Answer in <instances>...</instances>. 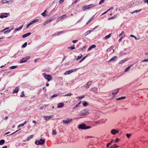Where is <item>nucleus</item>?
<instances>
[{"instance_id": "nucleus-10", "label": "nucleus", "mask_w": 148, "mask_h": 148, "mask_svg": "<svg viewBox=\"0 0 148 148\" xmlns=\"http://www.w3.org/2000/svg\"><path fill=\"white\" fill-rule=\"evenodd\" d=\"M119 132L118 130L115 129H114L112 130L111 133L113 134H116L119 133Z\"/></svg>"}, {"instance_id": "nucleus-59", "label": "nucleus", "mask_w": 148, "mask_h": 148, "mask_svg": "<svg viewBox=\"0 0 148 148\" xmlns=\"http://www.w3.org/2000/svg\"><path fill=\"white\" fill-rule=\"evenodd\" d=\"M71 93H69V94H68L65 95V96H71Z\"/></svg>"}, {"instance_id": "nucleus-52", "label": "nucleus", "mask_w": 148, "mask_h": 148, "mask_svg": "<svg viewBox=\"0 0 148 148\" xmlns=\"http://www.w3.org/2000/svg\"><path fill=\"white\" fill-rule=\"evenodd\" d=\"M64 1V0H60L59 2V4H61Z\"/></svg>"}, {"instance_id": "nucleus-36", "label": "nucleus", "mask_w": 148, "mask_h": 148, "mask_svg": "<svg viewBox=\"0 0 148 148\" xmlns=\"http://www.w3.org/2000/svg\"><path fill=\"white\" fill-rule=\"evenodd\" d=\"M82 54H81V55L80 56H78L77 57V59L76 60H78L80 59L81 58H82Z\"/></svg>"}, {"instance_id": "nucleus-51", "label": "nucleus", "mask_w": 148, "mask_h": 148, "mask_svg": "<svg viewBox=\"0 0 148 148\" xmlns=\"http://www.w3.org/2000/svg\"><path fill=\"white\" fill-rule=\"evenodd\" d=\"M126 135L127 137V138H129V137H130V136H131V135L130 134H126Z\"/></svg>"}, {"instance_id": "nucleus-45", "label": "nucleus", "mask_w": 148, "mask_h": 148, "mask_svg": "<svg viewBox=\"0 0 148 148\" xmlns=\"http://www.w3.org/2000/svg\"><path fill=\"white\" fill-rule=\"evenodd\" d=\"M141 10H142V9H140V10H136L134 12L132 13H135V12H140Z\"/></svg>"}, {"instance_id": "nucleus-18", "label": "nucleus", "mask_w": 148, "mask_h": 148, "mask_svg": "<svg viewBox=\"0 0 148 148\" xmlns=\"http://www.w3.org/2000/svg\"><path fill=\"white\" fill-rule=\"evenodd\" d=\"M19 90L18 88V87L16 88L14 90L13 93H17Z\"/></svg>"}, {"instance_id": "nucleus-20", "label": "nucleus", "mask_w": 148, "mask_h": 148, "mask_svg": "<svg viewBox=\"0 0 148 148\" xmlns=\"http://www.w3.org/2000/svg\"><path fill=\"white\" fill-rule=\"evenodd\" d=\"M82 101H80L79 103L76 104L75 106L73 108V109H75L77 107L79 106V105L81 103Z\"/></svg>"}, {"instance_id": "nucleus-39", "label": "nucleus", "mask_w": 148, "mask_h": 148, "mask_svg": "<svg viewBox=\"0 0 148 148\" xmlns=\"http://www.w3.org/2000/svg\"><path fill=\"white\" fill-rule=\"evenodd\" d=\"M95 15L93 16L92 17L89 19V20L88 22H89L90 21L93 20L94 18Z\"/></svg>"}, {"instance_id": "nucleus-16", "label": "nucleus", "mask_w": 148, "mask_h": 148, "mask_svg": "<svg viewBox=\"0 0 148 148\" xmlns=\"http://www.w3.org/2000/svg\"><path fill=\"white\" fill-rule=\"evenodd\" d=\"M128 59L126 58L124 59L123 60L120 61L119 62V63L120 64L123 63H124Z\"/></svg>"}, {"instance_id": "nucleus-37", "label": "nucleus", "mask_w": 148, "mask_h": 148, "mask_svg": "<svg viewBox=\"0 0 148 148\" xmlns=\"http://www.w3.org/2000/svg\"><path fill=\"white\" fill-rule=\"evenodd\" d=\"M17 67V66H12L10 67V68L11 69H13L16 68Z\"/></svg>"}, {"instance_id": "nucleus-55", "label": "nucleus", "mask_w": 148, "mask_h": 148, "mask_svg": "<svg viewBox=\"0 0 148 148\" xmlns=\"http://www.w3.org/2000/svg\"><path fill=\"white\" fill-rule=\"evenodd\" d=\"M144 2L145 3H147L148 4V0H144Z\"/></svg>"}, {"instance_id": "nucleus-64", "label": "nucleus", "mask_w": 148, "mask_h": 148, "mask_svg": "<svg viewBox=\"0 0 148 148\" xmlns=\"http://www.w3.org/2000/svg\"><path fill=\"white\" fill-rule=\"evenodd\" d=\"M33 123H36V121H34V120H33L32 121Z\"/></svg>"}, {"instance_id": "nucleus-32", "label": "nucleus", "mask_w": 148, "mask_h": 148, "mask_svg": "<svg viewBox=\"0 0 148 148\" xmlns=\"http://www.w3.org/2000/svg\"><path fill=\"white\" fill-rule=\"evenodd\" d=\"M87 56V55H86V56H85V57H83L82 59H81V60H80L79 62H82V61H83L84 60H85V59L86 58V57Z\"/></svg>"}, {"instance_id": "nucleus-53", "label": "nucleus", "mask_w": 148, "mask_h": 148, "mask_svg": "<svg viewBox=\"0 0 148 148\" xmlns=\"http://www.w3.org/2000/svg\"><path fill=\"white\" fill-rule=\"evenodd\" d=\"M148 61V58L147 59H145L142 61V62H146Z\"/></svg>"}, {"instance_id": "nucleus-7", "label": "nucleus", "mask_w": 148, "mask_h": 148, "mask_svg": "<svg viewBox=\"0 0 148 148\" xmlns=\"http://www.w3.org/2000/svg\"><path fill=\"white\" fill-rule=\"evenodd\" d=\"M30 58V57H27L23 58L20 60V63H22L26 62Z\"/></svg>"}, {"instance_id": "nucleus-27", "label": "nucleus", "mask_w": 148, "mask_h": 148, "mask_svg": "<svg viewBox=\"0 0 148 148\" xmlns=\"http://www.w3.org/2000/svg\"><path fill=\"white\" fill-rule=\"evenodd\" d=\"M68 49H70L71 50H73L75 49V47H74V45L71 46L70 47H68Z\"/></svg>"}, {"instance_id": "nucleus-56", "label": "nucleus", "mask_w": 148, "mask_h": 148, "mask_svg": "<svg viewBox=\"0 0 148 148\" xmlns=\"http://www.w3.org/2000/svg\"><path fill=\"white\" fill-rule=\"evenodd\" d=\"M109 10H108L107 11L104 12L103 13H102L100 15L101 16L103 15H104V14H106L107 12H108Z\"/></svg>"}, {"instance_id": "nucleus-26", "label": "nucleus", "mask_w": 148, "mask_h": 148, "mask_svg": "<svg viewBox=\"0 0 148 148\" xmlns=\"http://www.w3.org/2000/svg\"><path fill=\"white\" fill-rule=\"evenodd\" d=\"M45 119L46 120H49V119L51 118H52V116H45Z\"/></svg>"}, {"instance_id": "nucleus-3", "label": "nucleus", "mask_w": 148, "mask_h": 148, "mask_svg": "<svg viewBox=\"0 0 148 148\" xmlns=\"http://www.w3.org/2000/svg\"><path fill=\"white\" fill-rule=\"evenodd\" d=\"M45 142L44 139H40V140H37L35 142V143L37 145H42Z\"/></svg>"}, {"instance_id": "nucleus-48", "label": "nucleus", "mask_w": 148, "mask_h": 148, "mask_svg": "<svg viewBox=\"0 0 148 148\" xmlns=\"http://www.w3.org/2000/svg\"><path fill=\"white\" fill-rule=\"evenodd\" d=\"M119 139L118 138H117L116 139L114 142H116V143H118L119 142Z\"/></svg>"}, {"instance_id": "nucleus-57", "label": "nucleus", "mask_w": 148, "mask_h": 148, "mask_svg": "<svg viewBox=\"0 0 148 148\" xmlns=\"http://www.w3.org/2000/svg\"><path fill=\"white\" fill-rule=\"evenodd\" d=\"M111 144V143H108L107 145V147H108Z\"/></svg>"}, {"instance_id": "nucleus-34", "label": "nucleus", "mask_w": 148, "mask_h": 148, "mask_svg": "<svg viewBox=\"0 0 148 148\" xmlns=\"http://www.w3.org/2000/svg\"><path fill=\"white\" fill-rule=\"evenodd\" d=\"M130 66L128 67L125 69V70L124 71V72H126V71H128V70H130Z\"/></svg>"}, {"instance_id": "nucleus-9", "label": "nucleus", "mask_w": 148, "mask_h": 148, "mask_svg": "<svg viewBox=\"0 0 148 148\" xmlns=\"http://www.w3.org/2000/svg\"><path fill=\"white\" fill-rule=\"evenodd\" d=\"M72 119H68L66 120H63V122L64 124L68 123L71 122L72 121Z\"/></svg>"}, {"instance_id": "nucleus-31", "label": "nucleus", "mask_w": 148, "mask_h": 148, "mask_svg": "<svg viewBox=\"0 0 148 148\" xmlns=\"http://www.w3.org/2000/svg\"><path fill=\"white\" fill-rule=\"evenodd\" d=\"M25 96L24 93V91H23L21 93V95L20 96V97H24Z\"/></svg>"}, {"instance_id": "nucleus-40", "label": "nucleus", "mask_w": 148, "mask_h": 148, "mask_svg": "<svg viewBox=\"0 0 148 148\" xmlns=\"http://www.w3.org/2000/svg\"><path fill=\"white\" fill-rule=\"evenodd\" d=\"M9 29V27H7V28L1 30V32H3L6 31V30L8 29Z\"/></svg>"}, {"instance_id": "nucleus-13", "label": "nucleus", "mask_w": 148, "mask_h": 148, "mask_svg": "<svg viewBox=\"0 0 148 148\" xmlns=\"http://www.w3.org/2000/svg\"><path fill=\"white\" fill-rule=\"evenodd\" d=\"M12 0H2V2L3 3H6L9 2H10L12 1Z\"/></svg>"}, {"instance_id": "nucleus-43", "label": "nucleus", "mask_w": 148, "mask_h": 148, "mask_svg": "<svg viewBox=\"0 0 148 148\" xmlns=\"http://www.w3.org/2000/svg\"><path fill=\"white\" fill-rule=\"evenodd\" d=\"M66 14L62 16L60 18H61V19H63L66 18Z\"/></svg>"}, {"instance_id": "nucleus-23", "label": "nucleus", "mask_w": 148, "mask_h": 148, "mask_svg": "<svg viewBox=\"0 0 148 148\" xmlns=\"http://www.w3.org/2000/svg\"><path fill=\"white\" fill-rule=\"evenodd\" d=\"M39 20L38 19H34L33 21L31 22V23H32V24L33 23L38 22V21Z\"/></svg>"}, {"instance_id": "nucleus-47", "label": "nucleus", "mask_w": 148, "mask_h": 148, "mask_svg": "<svg viewBox=\"0 0 148 148\" xmlns=\"http://www.w3.org/2000/svg\"><path fill=\"white\" fill-rule=\"evenodd\" d=\"M32 25V23H31V22L29 24H28L26 26V28H27L29 27L31 25Z\"/></svg>"}, {"instance_id": "nucleus-50", "label": "nucleus", "mask_w": 148, "mask_h": 148, "mask_svg": "<svg viewBox=\"0 0 148 148\" xmlns=\"http://www.w3.org/2000/svg\"><path fill=\"white\" fill-rule=\"evenodd\" d=\"M92 83V82L91 81H90V82H88L87 83L88 85L89 86Z\"/></svg>"}, {"instance_id": "nucleus-46", "label": "nucleus", "mask_w": 148, "mask_h": 148, "mask_svg": "<svg viewBox=\"0 0 148 148\" xmlns=\"http://www.w3.org/2000/svg\"><path fill=\"white\" fill-rule=\"evenodd\" d=\"M11 31V30L10 29V30H9L8 31H5L4 32V33L5 34V33H9Z\"/></svg>"}, {"instance_id": "nucleus-5", "label": "nucleus", "mask_w": 148, "mask_h": 148, "mask_svg": "<svg viewBox=\"0 0 148 148\" xmlns=\"http://www.w3.org/2000/svg\"><path fill=\"white\" fill-rule=\"evenodd\" d=\"M9 15V13H2L0 14V18H3L7 17L8 15Z\"/></svg>"}, {"instance_id": "nucleus-22", "label": "nucleus", "mask_w": 148, "mask_h": 148, "mask_svg": "<svg viewBox=\"0 0 148 148\" xmlns=\"http://www.w3.org/2000/svg\"><path fill=\"white\" fill-rule=\"evenodd\" d=\"M52 21L51 19H49L47 20L45 22L44 25H45L46 24L50 23Z\"/></svg>"}, {"instance_id": "nucleus-60", "label": "nucleus", "mask_w": 148, "mask_h": 148, "mask_svg": "<svg viewBox=\"0 0 148 148\" xmlns=\"http://www.w3.org/2000/svg\"><path fill=\"white\" fill-rule=\"evenodd\" d=\"M123 33H124V32L123 31L122 32L121 34H120L119 36H121Z\"/></svg>"}, {"instance_id": "nucleus-21", "label": "nucleus", "mask_w": 148, "mask_h": 148, "mask_svg": "<svg viewBox=\"0 0 148 148\" xmlns=\"http://www.w3.org/2000/svg\"><path fill=\"white\" fill-rule=\"evenodd\" d=\"M47 13V11L45 10L44 12L42 13V15L43 16H46V14Z\"/></svg>"}, {"instance_id": "nucleus-54", "label": "nucleus", "mask_w": 148, "mask_h": 148, "mask_svg": "<svg viewBox=\"0 0 148 148\" xmlns=\"http://www.w3.org/2000/svg\"><path fill=\"white\" fill-rule=\"evenodd\" d=\"M57 95L56 94H54L52 96V97L53 98V97H57Z\"/></svg>"}, {"instance_id": "nucleus-4", "label": "nucleus", "mask_w": 148, "mask_h": 148, "mask_svg": "<svg viewBox=\"0 0 148 148\" xmlns=\"http://www.w3.org/2000/svg\"><path fill=\"white\" fill-rule=\"evenodd\" d=\"M44 77L47 80L48 82L52 79V77L50 75H45Z\"/></svg>"}, {"instance_id": "nucleus-28", "label": "nucleus", "mask_w": 148, "mask_h": 148, "mask_svg": "<svg viewBox=\"0 0 148 148\" xmlns=\"http://www.w3.org/2000/svg\"><path fill=\"white\" fill-rule=\"evenodd\" d=\"M27 123V122L25 121L23 123H22L20 125H19L18 127H20V126H24Z\"/></svg>"}, {"instance_id": "nucleus-6", "label": "nucleus", "mask_w": 148, "mask_h": 148, "mask_svg": "<svg viewBox=\"0 0 148 148\" xmlns=\"http://www.w3.org/2000/svg\"><path fill=\"white\" fill-rule=\"evenodd\" d=\"M78 69H75L66 71L64 73V75L69 74L73 72H75Z\"/></svg>"}, {"instance_id": "nucleus-2", "label": "nucleus", "mask_w": 148, "mask_h": 148, "mask_svg": "<svg viewBox=\"0 0 148 148\" xmlns=\"http://www.w3.org/2000/svg\"><path fill=\"white\" fill-rule=\"evenodd\" d=\"M91 127L86 126L85 124H82L79 125L78 126V128L79 129L85 130L90 128Z\"/></svg>"}, {"instance_id": "nucleus-17", "label": "nucleus", "mask_w": 148, "mask_h": 148, "mask_svg": "<svg viewBox=\"0 0 148 148\" xmlns=\"http://www.w3.org/2000/svg\"><path fill=\"white\" fill-rule=\"evenodd\" d=\"M117 59V57L116 56H114L112 58L110 59V60L109 61V62L115 61V60H116Z\"/></svg>"}, {"instance_id": "nucleus-24", "label": "nucleus", "mask_w": 148, "mask_h": 148, "mask_svg": "<svg viewBox=\"0 0 148 148\" xmlns=\"http://www.w3.org/2000/svg\"><path fill=\"white\" fill-rule=\"evenodd\" d=\"M5 143V140H1L0 141V145H3Z\"/></svg>"}, {"instance_id": "nucleus-35", "label": "nucleus", "mask_w": 148, "mask_h": 148, "mask_svg": "<svg viewBox=\"0 0 148 148\" xmlns=\"http://www.w3.org/2000/svg\"><path fill=\"white\" fill-rule=\"evenodd\" d=\"M118 147H119V146H117L116 145V144H115V145H113L111 147V148H116Z\"/></svg>"}, {"instance_id": "nucleus-25", "label": "nucleus", "mask_w": 148, "mask_h": 148, "mask_svg": "<svg viewBox=\"0 0 148 148\" xmlns=\"http://www.w3.org/2000/svg\"><path fill=\"white\" fill-rule=\"evenodd\" d=\"M82 104L84 106H86L88 105V103H87L86 101L83 102Z\"/></svg>"}, {"instance_id": "nucleus-38", "label": "nucleus", "mask_w": 148, "mask_h": 148, "mask_svg": "<svg viewBox=\"0 0 148 148\" xmlns=\"http://www.w3.org/2000/svg\"><path fill=\"white\" fill-rule=\"evenodd\" d=\"M33 137V136L32 135H31L28 136L27 138V140H29L30 139L32 138Z\"/></svg>"}, {"instance_id": "nucleus-1", "label": "nucleus", "mask_w": 148, "mask_h": 148, "mask_svg": "<svg viewBox=\"0 0 148 148\" xmlns=\"http://www.w3.org/2000/svg\"><path fill=\"white\" fill-rule=\"evenodd\" d=\"M95 6V5L93 4H90L89 5H85L82 8V9L83 11H85L86 10L90 9L92 8Z\"/></svg>"}, {"instance_id": "nucleus-33", "label": "nucleus", "mask_w": 148, "mask_h": 148, "mask_svg": "<svg viewBox=\"0 0 148 148\" xmlns=\"http://www.w3.org/2000/svg\"><path fill=\"white\" fill-rule=\"evenodd\" d=\"M105 0H100V1L99 3V5L102 4L104 2Z\"/></svg>"}, {"instance_id": "nucleus-14", "label": "nucleus", "mask_w": 148, "mask_h": 148, "mask_svg": "<svg viewBox=\"0 0 148 148\" xmlns=\"http://www.w3.org/2000/svg\"><path fill=\"white\" fill-rule=\"evenodd\" d=\"M96 47V45H92L91 46H90L88 49V51L91 50L92 48H94Z\"/></svg>"}, {"instance_id": "nucleus-44", "label": "nucleus", "mask_w": 148, "mask_h": 148, "mask_svg": "<svg viewBox=\"0 0 148 148\" xmlns=\"http://www.w3.org/2000/svg\"><path fill=\"white\" fill-rule=\"evenodd\" d=\"M84 97V96H82V97H77V99H81L83 98Z\"/></svg>"}, {"instance_id": "nucleus-62", "label": "nucleus", "mask_w": 148, "mask_h": 148, "mask_svg": "<svg viewBox=\"0 0 148 148\" xmlns=\"http://www.w3.org/2000/svg\"><path fill=\"white\" fill-rule=\"evenodd\" d=\"M49 83H47L46 84V86H49Z\"/></svg>"}, {"instance_id": "nucleus-58", "label": "nucleus", "mask_w": 148, "mask_h": 148, "mask_svg": "<svg viewBox=\"0 0 148 148\" xmlns=\"http://www.w3.org/2000/svg\"><path fill=\"white\" fill-rule=\"evenodd\" d=\"M77 41V40H73L72 41V42L74 43H75Z\"/></svg>"}, {"instance_id": "nucleus-63", "label": "nucleus", "mask_w": 148, "mask_h": 148, "mask_svg": "<svg viewBox=\"0 0 148 148\" xmlns=\"http://www.w3.org/2000/svg\"><path fill=\"white\" fill-rule=\"evenodd\" d=\"M7 146H4L2 148H7Z\"/></svg>"}, {"instance_id": "nucleus-42", "label": "nucleus", "mask_w": 148, "mask_h": 148, "mask_svg": "<svg viewBox=\"0 0 148 148\" xmlns=\"http://www.w3.org/2000/svg\"><path fill=\"white\" fill-rule=\"evenodd\" d=\"M27 45V42H25L23 45H22V47L23 48L25 47H26Z\"/></svg>"}, {"instance_id": "nucleus-8", "label": "nucleus", "mask_w": 148, "mask_h": 148, "mask_svg": "<svg viewBox=\"0 0 148 148\" xmlns=\"http://www.w3.org/2000/svg\"><path fill=\"white\" fill-rule=\"evenodd\" d=\"M89 114V112H88V111H87L86 110H84L82 112L80 113V115L81 116H85L88 115Z\"/></svg>"}, {"instance_id": "nucleus-15", "label": "nucleus", "mask_w": 148, "mask_h": 148, "mask_svg": "<svg viewBox=\"0 0 148 148\" xmlns=\"http://www.w3.org/2000/svg\"><path fill=\"white\" fill-rule=\"evenodd\" d=\"M31 34V33L30 32L28 33H27L24 35H23L22 36V37L23 38H24L27 36H29Z\"/></svg>"}, {"instance_id": "nucleus-19", "label": "nucleus", "mask_w": 148, "mask_h": 148, "mask_svg": "<svg viewBox=\"0 0 148 148\" xmlns=\"http://www.w3.org/2000/svg\"><path fill=\"white\" fill-rule=\"evenodd\" d=\"M111 35L112 34L111 33L110 34L108 35L105 36L104 38V39L105 40H106L107 39L109 38L110 37Z\"/></svg>"}, {"instance_id": "nucleus-49", "label": "nucleus", "mask_w": 148, "mask_h": 148, "mask_svg": "<svg viewBox=\"0 0 148 148\" xmlns=\"http://www.w3.org/2000/svg\"><path fill=\"white\" fill-rule=\"evenodd\" d=\"M130 36L134 38L136 40L137 39V38H136V37L134 35H130Z\"/></svg>"}, {"instance_id": "nucleus-29", "label": "nucleus", "mask_w": 148, "mask_h": 148, "mask_svg": "<svg viewBox=\"0 0 148 148\" xmlns=\"http://www.w3.org/2000/svg\"><path fill=\"white\" fill-rule=\"evenodd\" d=\"M125 98V97H120V98H117V99H116V100H121V99H124Z\"/></svg>"}, {"instance_id": "nucleus-11", "label": "nucleus", "mask_w": 148, "mask_h": 148, "mask_svg": "<svg viewBox=\"0 0 148 148\" xmlns=\"http://www.w3.org/2000/svg\"><path fill=\"white\" fill-rule=\"evenodd\" d=\"M64 105V104L63 103H60L58 104L57 106L58 108H61L63 107Z\"/></svg>"}, {"instance_id": "nucleus-41", "label": "nucleus", "mask_w": 148, "mask_h": 148, "mask_svg": "<svg viewBox=\"0 0 148 148\" xmlns=\"http://www.w3.org/2000/svg\"><path fill=\"white\" fill-rule=\"evenodd\" d=\"M56 131L55 130H53L52 131V134L53 135L56 134Z\"/></svg>"}, {"instance_id": "nucleus-30", "label": "nucleus", "mask_w": 148, "mask_h": 148, "mask_svg": "<svg viewBox=\"0 0 148 148\" xmlns=\"http://www.w3.org/2000/svg\"><path fill=\"white\" fill-rule=\"evenodd\" d=\"M23 25H22L21 26L16 28V31L20 30L23 27Z\"/></svg>"}, {"instance_id": "nucleus-61", "label": "nucleus", "mask_w": 148, "mask_h": 148, "mask_svg": "<svg viewBox=\"0 0 148 148\" xmlns=\"http://www.w3.org/2000/svg\"><path fill=\"white\" fill-rule=\"evenodd\" d=\"M5 65H6V64H5L4 65H2L0 67V68H2V67H5Z\"/></svg>"}, {"instance_id": "nucleus-12", "label": "nucleus", "mask_w": 148, "mask_h": 148, "mask_svg": "<svg viewBox=\"0 0 148 148\" xmlns=\"http://www.w3.org/2000/svg\"><path fill=\"white\" fill-rule=\"evenodd\" d=\"M119 89H118L116 90H115L114 91V92L112 93V94L113 96L114 97L116 95V94L119 91Z\"/></svg>"}]
</instances>
